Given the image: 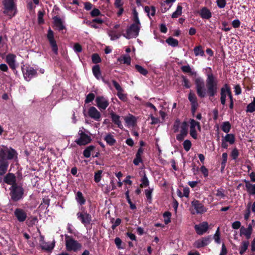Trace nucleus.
Returning <instances> with one entry per match:
<instances>
[{
  "instance_id": "nucleus-5",
  "label": "nucleus",
  "mask_w": 255,
  "mask_h": 255,
  "mask_svg": "<svg viewBox=\"0 0 255 255\" xmlns=\"http://www.w3.org/2000/svg\"><path fill=\"white\" fill-rule=\"evenodd\" d=\"M10 195L11 199L13 201H17L20 200L23 196V189L21 186L15 185L10 188Z\"/></svg>"
},
{
  "instance_id": "nucleus-63",
  "label": "nucleus",
  "mask_w": 255,
  "mask_h": 255,
  "mask_svg": "<svg viewBox=\"0 0 255 255\" xmlns=\"http://www.w3.org/2000/svg\"><path fill=\"white\" fill-rule=\"evenodd\" d=\"M217 4L220 8H224L226 5V0H217Z\"/></svg>"
},
{
  "instance_id": "nucleus-36",
  "label": "nucleus",
  "mask_w": 255,
  "mask_h": 255,
  "mask_svg": "<svg viewBox=\"0 0 255 255\" xmlns=\"http://www.w3.org/2000/svg\"><path fill=\"white\" fill-rule=\"evenodd\" d=\"M223 139L229 142L230 144H233L234 143L235 141V137L234 134L232 133H228L227 134Z\"/></svg>"
},
{
  "instance_id": "nucleus-23",
  "label": "nucleus",
  "mask_w": 255,
  "mask_h": 255,
  "mask_svg": "<svg viewBox=\"0 0 255 255\" xmlns=\"http://www.w3.org/2000/svg\"><path fill=\"white\" fill-rule=\"evenodd\" d=\"M200 15L203 19H209L212 17V13L206 7H203L200 11Z\"/></svg>"
},
{
  "instance_id": "nucleus-50",
  "label": "nucleus",
  "mask_w": 255,
  "mask_h": 255,
  "mask_svg": "<svg viewBox=\"0 0 255 255\" xmlns=\"http://www.w3.org/2000/svg\"><path fill=\"white\" fill-rule=\"evenodd\" d=\"M251 202H250L248 204L247 206V209L246 210L245 213L244 214V219L245 220L247 221L249 220L250 215H251Z\"/></svg>"
},
{
  "instance_id": "nucleus-33",
  "label": "nucleus",
  "mask_w": 255,
  "mask_h": 255,
  "mask_svg": "<svg viewBox=\"0 0 255 255\" xmlns=\"http://www.w3.org/2000/svg\"><path fill=\"white\" fill-rule=\"evenodd\" d=\"M193 51L196 56H200L203 57L205 56L204 51L201 45L195 47Z\"/></svg>"
},
{
  "instance_id": "nucleus-26",
  "label": "nucleus",
  "mask_w": 255,
  "mask_h": 255,
  "mask_svg": "<svg viewBox=\"0 0 255 255\" xmlns=\"http://www.w3.org/2000/svg\"><path fill=\"white\" fill-rule=\"evenodd\" d=\"M54 24L59 31H61L65 28V26L63 25L61 18L55 16L53 18Z\"/></svg>"
},
{
  "instance_id": "nucleus-52",
  "label": "nucleus",
  "mask_w": 255,
  "mask_h": 255,
  "mask_svg": "<svg viewBox=\"0 0 255 255\" xmlns=\"http://www.w3.org/2000/svg\"><path fill=\"white\" fill-rule=\"evenodd\" d=\"M132 14H133V20L134 22V23H137V24H140V22L138 18V14L135 8H133L132 10Z\"/></svg>"
},
{
  "instance_id": "nucleus-25",
  "label": "nucleus",
  "mask_w": 255,
  "mask_h": 255,
  "mask_svg": "<svg viewBox=\"0 0 255 255\" xmlns=\"http://www.w3.org/2000/svg\"><path fill=\"white\" fill-rule=\"evenodd\" d=\"M124 120L128 126L133 127L135 125L136 119L131 114H129L128 116L124 118Z\"/></svg>"
},
{
  "instance_id": "nucleus-60",
  "label": "nucleus",
  "mask_w": 255,
  "mask_h": 255,
  "mask_svg": "<svg viewBox=\"0 0 255 255\" xmlns=\"http://www.w3.org/2000/svg\"><path fill=\"white\" fill-rule=\"evenodd\" d=\"M115 243L119 250L124 249V247H122V241L120 238L117 237L115 238Z\"/></svg>"
},
{
  "instance_id": "nucleus-49",
  "label": "nucleus",
  "mask_w": 255,
  "mask_h": 255,
  "mask_svg": "<svg viewBox=\"0 0 255 255\" xmlns=\"http://www.w3.org/2000/svg\"><path fill=\"white\" fill-rule=\"evenodd\" d=\"M181 124L182 123L180 122V120L179 119L176 120L173 127V129L174 132H178L179 131V128H181Z\"/></svg>"
},
{
  "instance_id": "nucleus-22",
  "label": "nucleus",
  "mask_w": 255,
  "mask_h": 255,
  "mask_svg": "<svg viewBox=\"0 0 255 255\" xmlns=\"http://www.w3.org/2000/svg\"><path fill=\"white\" fill-rule=\"evenodd\" d=\"M110 117L112 119V121L118 127L121 129H123L124 127L121 122L120 119V117L116 115L114 112H112L110 114Z\"/></svg>"
},
{
  "instance_id": "nucleus-64",
  "label": "nucleus",
  "mask_w": 255,
  "mask_h": 255,
  "mask_svg": "<svg viewBox=\"0 0 255 255\" xmlns=\"http://www.w3.org/2000/svg\"><path fill=\"white\" fill-rule=\"evenodd\" d=\"M112 83L116 88V89L117 90L118 92L120 91H124L123 88L120 85V84L115 80L112 81Z\"/></svg>"
},
{
  "instance_id": "nucleus-3",
  "label": "nucleus",
  "mask_w": 255,
  "mask_h": 255,
  "mask_svg": "<svg viewBox=\"0 0 255 255\" xmlns=\"http://www.w3.org/2000/svg\"><path fill=\"white\" fill-rule=\"evenodd\" d=\"M140 29V24L133 23L127 28L126 33L123 35L128 39L135 38L138 35Z\"/></svg>"
},
{
  "instance_id": "nucleus-27",
  "label": "nucleus",
  "mask_w": 255,
  "mask_h": 255,
  "mask_svg": "<svg viewBox=\"0 0 255 255\" xmlns=\"http://www.w3.org/2000/svg\"><path fill=\"white\" fill-rule=\"evenodd\" d=\"M246 182V188L248 193L250 195H255V184H251L249 181L245 180Z\"/></svg>"
},
{
  "instance_id": "nucleus-10",
  "label": "nucleus",
  "mask_w": 255,
  "mask_h": 255,
  "mask_svg": "<svg viewBox=\"0 0 255 255\" xmlns=\"http://www.w3.org/2000/svg\"><path fill=\"white\" fill-rule=\"evenodd\" d=\"M95 102L97 107L101 111L105 110L109 105L108 99L103 96H97Z\"/></svg>"
},
{
  "instance_id": "nucleus-38",
  "label": "nucleus",
  "mask_w": 255,
  "mask_h": 255,
  "mask_svg": "<svg viewBox=\"0 0 255 255\" xmlns=\"http://www.w3.org/2000/svg\"><path fill=\"white\" fill-rule=\"evenodd\" d=\"M190 128L196 129V128H197L199 131H201V128L199 122L196 121L194 119H191L190 121Z\"/></svg>"
},
{
  "instance_id": "nucleus-8",
  "label": "nucleus",
  "mask_w": 255,
  "mask_h": 255,
  "mask_svg": "<svg viewBox=\"0 0 255 255\" xmlns=\"http://www.w3.org/2000/svg\"><path fill=\"white\" fill-rule=\"evenodd\" d=\"M47 38L52 48V51L55 55H57L58 54V46L56 41L54 38L53 32L50 28L48 30Z\"/></svg>"
},
{
  "instance_id": "nucleus-45",
  "label": "nucleus",
  "mask_w": 255,
  "mask_h": 255,
  "mask_svg": "<svg viewBox=\"0 0 255 255\" xmlns=\"http://www.w3.org/2000/svg\"><path fill=\"white\" fill-rule=\"evenodd\" d=\"M149 184V180L145 174H144L141 179V184L140 185L141 187H147Z\"/></svg>"
},
{
  "instance_id": "nucleus-48",
  "label": "nucleus",
  "mask_w": 255,
  "mask_h": 255,
  "mask_svg": "<svg viewBox=\"0 0 255 255\" xmlns=\"http://www.w3.org/2000/svg\"><path fill=\"white\" fill-rule=\"evenodd\" d=\"M213 239L217 244H220L221 243L220 232L219 227H218L216 230L213 236Z\"/></svg>"
},
{
  "instance_id": "nucleus-11",
  "label": "nucleus",
  "mask_w": 255,
  "mask_h": 255,
  "mask_svg": "<svg viewBox=\"0 0 255 255\" xmlns=\"http://www.w3.org/2000/svg\"><path fill=\"white\" fill-rule=\"evenodd\" d=\"M231 88L227 84H225L221 89V103L223 106L225 105L226 102V98L229 96L231 91Z\"/></svg>"
},
{
  "instance_id": "nucleus-46",
  "label": "nucleus",
  "mask_w": 255,
  "mask_h": 255,
  "mask_svg": "<svg viewBox=\"0 0 255 255\" xmlns=\"http://www.w3.org/2000/svg\"><path fill=\"white\" fill-rule=\"evenodd\" d=\"M135 68L140 74L144 76H146L148 73V71L139 65L136 64L135 65Z\"/></svg>"
},
{
  "instance_id": "nucleus-7",
  "label": "nucleus",
  "mask_w": 255,
  "mask_h": 255,
  "mask_svg": "<svg viewBox=\"0 0 255 255\" xmlns=\"http://www.w3.org/2000/svg\"><path fill=\"white\" fill-rule=\"evenodd\" d=\"M77 219L85 226L89 225L92 221L91 215L87 212H79L76 214Z\"/></svg>"
},
{
  "instance_id": "nucleus-61",
  "label": "nucleus",
  "mask_w": 255,
  "mask_h": 255,
  "mask_svg": "<svg viewBox=\"0 0 255 255\" xmlns=\"http://www.w3.org/2000/svg\"><path fill=\"white\" fill-rule=\"evenodd\" d=\"M204 246H206L210 244L211 241V236H208L206 237L202 238L201 239Z\"/></svg>"
},
{
  "instance_id": "nucleus-57",
  "label": "nucleus",
  "mask_w": 255,
  "mask_h": 255,
  "mask_svg": "<svg viewBox=\"0 0 255 255\" xmlns=\"http://www.w3.org/2000/svg\"><path fill=\"white\" fill-rule=\"evenodd\" d=\"M183 85L186 88H190L191 87V84L189 80L184 76H182Z\"/></svg>"
},
{
  "instance_id": "nucleus-32",
  "label": "nucleus",
  "mask_w": 255,
  "mask_h": 255,
  "mask_svg": "<svg viewBox=\"0 0 255 255\" xmlns=\"http://www.w3.org/2000/svg\"><path fill=\"white\" fill-rule=\"evenodd\" d=\"M76 200L80 205H84L85 203V199H84L83 194L80 191H78L76 195Z\"/></svg>"
},
{
  "instance_id": "nucleus-13",
  "label": "nucleus",
  "mask_w": 255,
  "mask_h": 255,
  "mask_svg": "<svg viewBox=\"0 0 255 255\" xmlns=\"http://www.w3.org/2000/svg\"><path fill=\"white\" fill-rule=\"evenodd\" d=\"M188 132V126L186 122L184 121L182 123L180 133L177 134L176 139L177 140L182 141L184 138L187 135Z\"/></svg>"
},
{
  "instance_id": "nucleus-16",
  "label": "nucleus",
  "mask_w": 255,
  "mask_h": 255,
  "mask_svg": "<svg viewBox=\"0 0 255 255\" xmlns=\"http://www.w3.org/2000/svg\"><path fill=\"white\" fill-rule=\"evenodd\" d=\"M197 233L202 235L205 233L209 228V225L207 222H203L199 224L196 225L194 227Z\"/></svg>"
},
{
  "instance_id": "nucleus-51",
  "label": "nucleus",
  "mask_w": 255,
  "mask_h": 255,
  "mask_svg": "<svg viewBox=\"0 0 255 255\" xmlns=\"http://www.w3.org/2000/svg\"><path fill=\"white\" fill-rule=\"evenodd\" d=\"M188 99L192 104H198L197 98L195 94L190 92L188 95Z\"/></svg>"
},
{
  "instance_id": "nucleus-34",
  "label": "nucleus",
  "mask_w": 255,
  "mask_h": 255,
  "mask_svg": "<svg viewBox=\"0 0 255 255\" xmlns=\"http://www.w3.org/2000/svg\"><path fill=\"white\" fill-rule=\"evenodd\" d=\"M118 60L120 62H122L124 64H126L128 65H130L131 63L130 57L128 54L124 55L119 57Z\"/></svg>"
},
{
  "instance_id": "nucleus-15",
  "label": "nucleus",
  "mask_w": 255,
  "mask_h": 255,
  "mask_svg": "<svg viewBox=\"0 0 255 255\" xmlns=\"http://www.w3.org/2000/svg\"><path fill=\"white\" fill-rule=\"evenodd\" d=\"M88 114L89 117L95 121L99 122L101 120V115L99 111L95 107H91L88 109Z\"/></svg>"
},
{
  "instance_id": "nucleus-55",
  "label": "nucleus",
  "mask_w": 255,
  "mask_h": 255,
  "mask_svg": "<svg viewBox=\"0 0 255 255\" xmlns=\"http://www.w3.org/2000/svg\"><path fill=\"white\" fill-rule=\"evenodd\" d=\"M171 216V214L169 212H165L163 214V217L164 219V223L165 224H168L170 222V218Z\"/></svg>"
},
{
  "instance_id": "nucleus-6",
  "label": "nucleus",
  "mask_w": 255,
  "mask_h": 255,
  "mask_svg": "<svg viewBox=\"0 0 255 255\" xmlns=\"http://www.w3.org/2000/svg\"><path fill=\"white\" fill-rule=\"evenodd\" d=\"M85 130L84 128H82L80 129L79 130L78 134L80 137L75 140V142L79 145H86L91 141L90 136L85 132Z\"/></svg>"
},
{
  "instance_id": "nucleus-30",
  "label": "nucleus",
  "mask_w": 255,
  "mask_h": 255,
  "mask_svg": "<svg viewBox=\"0 0 255 255\" xmlns=\"http://www.w3.org/2000/svg\"><path fill=\"white\" fill-rule=\"evenodd\" d=\"M92 72L94 76L98 80L102 78L101 72L99 65H95L92 67Z\"/></svg>"
},
{
  "instance_id": "nucleus-35",
  "label": "nucleus",
  "mask_w": 255,
  "mask_h": 255,
  "mask_svg": "<svg viewBox=\"0 0 255 255\" xmlns=\"http://www.w3.org/2000/svg\"><path fill=\"white\" fill-rule=\"evenodd\" d=\"M95 147L93 145H91L87 147L83 151V155L86 158H89L91 156V152L92 151Z\"/></svg>"
},
{
  "instance_id": "nucleus-37",
  "label": "nucleus",
  "mask_w": 255,
  "mask_h": 255,
  "mask_svg": "<svg viewBox=\"0 0 255 255\" xmlns=\"http://www.w3.org/2000/svg\"><path fill=\"white\" fill-rule=\"evenodd\" d=\"M144 11L147 13L149 17L150 15L153 16L155 14L156 9L153 6H151V7L145 6L144 7Z\"/></svg>"
},
{
  "instance_id": "nucleus-28",
  "label": "nucleus",
  "mask_w": 255,
  "mask_h": 255,
  "mask_svg": "<svg viewBox=\"0 0 255 255\" xmlns=\"http://www.w3.org/2000/svg\"><path fill=\"white\" fill-rule=\"evenodd\" d=\"M104 139L106 141V143L110 146L114 145L116 142V140L115 139L114 135L111 133L107 134L105 136Z\"/></svg>"
},
{
  "instance_id": "nucleus-54",
  "label": "nucleus",
  "mask_w": 255,
  "mask_h": 255,
  "mask_svg": "<svg viewBox=\"0 0 255 255\" xmlns=\"http://www.w3.org/2000/svg\"><path fill=\"white\" fill-rule=\"evenodd\" d=\"M183 147L186 151H188L192 146V143L190 140L186 139L183 142Z\"/></svg>"
},
{
  "instance_id": "nucleus-9",
  "label": "nucleus",
  "mask_w": 255,
  "mask_h": 255,
  "mask_svg": "<svg viewBox=\"0 0 255 255\" xmlns=\"http://www.w3.org/2000/svg\"><path fill=\"white\" fill-rule=\"evenodd\" d=\"M16 154V151L12 148L0 150V157H1V159L4 160H5V159H12Z\"/></svg>"
},
{
  "instance_id": "nucleus-53",
  "label": "nucleus",
  "mask_w": 255,
  "mask_h": 255,
  "mask_svg": "<svg viewBox=\"0 0 255 255\" xmlns=\"http://www.w3.org/2000/svg\"><path fill=\"white\" fill-rule=\"evenodd\" d=\"M216 196L220 197V198H224L225 195V190L223 188H218L216 190Z\"/></svg>"
},
{
  "instance_id": "nucleus-17",
  "label": "nucleus",
  "mask_w": 255,
  "mask_h": 255,
  "mask_svg": "<svg viewBox=\"0 0 255 255\" xmlns=\"http://www.w3.org/2000/svg\"><path fill=\"white\" fill-rule=\"evenodd\" d=\"M40 245L42 250L47 252H50L53 249L55 246V242H46L44 241V238L41 237Z\"/></svg>"
},
{
  "instance_id": "nucleus-59",
  "label": "nucleus",
  "mask_w": 255,
  "mask_h": 255,
  "mask_svg": "<svg viewBox=\"0 0 255 255\" xmlns=\"http://www.w3.org/2000/svg\"><path fill=\"white\" fill-rule=\"evenodd\" d=\"M95 98V95L94 94L91 93L88 94L86 96V99L85 100V103L86 104L89 103L91 102H92Z\"/></svg>"
},
{
  "instance_id": "nucleus-41",
  "label": "nucleus",
  "mask_w": 255,
  "mask_h": 255,
  "mask_svg": "<svg viewBox=\"0 0 255 255\" xmlns=\"http://www.w3.org/2000/svg\"><path fill=\"white\" fill-rule=\"evenodd\" d=\"M166 42L172 47H176L179 44L178 41L172 37H169L166 40Z\"/></svg>"
},
{
  "instance_id": "nucleus-12",
  "label": "nucleus",
  "mask_w": 255,
  "mask_h": 255,
  "mask_svg": "<svg viewBox=\"0 0 255 255\" xmlns=\"http://www.w3.org/2000/svg\"><path fill=\"white\" fill-rule=\"evenodd\" d=\"M22 72L24 79L27 81H30L37 75L36 71L31 67H26L23 69Z\"/></svg>"
},
{
  "instance_id": "nucleus-2",
  "label": "nucleus",
  "mask_w": 255,
  "mask_h": 255,
  "mask_svg": "<svg viewBox=\"0 0 255 255\" xmlns=\"http://www.w3.org/2000/svg\"><path fill=\"white\" fill-rule=\"evenodd\" d=\"M65 247L68 252H77L82 248V245L77 241L74 240L71 236L65 235Z\"/></svg>"
},
{
  "instance_id": "nucleus-29",
  "label": "nucleus",
  "mask_w": 255,
  "mask_h": 255,
  "mask_svg": "<svg viewBox=\"0 0 255 255\" xmlns=\"http://www.w3.org/2000/svg\"><path fill=\"white\" fill-rule=\"evenodd\" d=\"M8 162L4 160H0V175H3L7 171Z\"/></svg>"
},
{
  "instance_id": "nucleus-14",
  "label": "nucleus",
  "mask_w": 255,
  "mask_h": 255,
  "mask_svg": "<svg viewBox=\"0 0 255 255\" xmlns=\"http://www.w3.org/2000/svg\"><path fill=\"white\" fill-rule=\"evenodd\" d=\"M253 230V226L251 224L248 225L247 228H245L244 226H242L240 230V236H244L247 240H249L251 238Z\"/></svg>"
},
{
  "instance_id": "nucleus-40",
  "label": "nucleus",
  "mask_w": 255,
  "mask_h": 255,
  "mask_svg": "<svg viewBox=\"0 0 255 255\" xmlns=\"http://www.w3.org/2000/svg\"><path fill=\"white\" fill-rule=\"evenodd\" d=\"M221 128L224 132L228 133L231 130V125L229 122H223Z\"/></svg>"
},
{
  "instance_id": "nucleus-21",
  "label": "nucleus",
  "mask_w": 255,
  "mask_h": 255,
  "mask_svg": "<svg viewBox=\"0 0 255 255\" xmlns=\"http://www.w3.org/2000/svg\"><path fill=\"white\" fill-rule=\"evenodd\" d=\"M4 181L7 184L11 185V186H13L17 184L16 183L15 176L13 173H8L5 176V177L4 178Z\"/></svg>"
},
{
  "instance_id": "nucleus-42",
  "label": "nucleus",
  "mask_w": 255,
  "mask_h": 255,
  "mask_svg": "<svg viewBox=\"0 0 255 255\" xmlns=\"http://www.w3.org/2000/svg\"><path fill=\"white\" fill-rule=\"evenodd\" d=\"M246 112L247 113H253L255 112V97L254 98L253 101L247 106Z\"/></svg>"
},
{
  "instance_id": "nucleus-19",
  "label": "nucleus",
  "mask_w": 255,
  "mask_h": 255,
  "mask_svg": "<svg viewBox=\"0 0 255 255\" xmlns=\"http://www.w3.org/2000/svg\"><path fill=\"white\" fill-rule=\"evenodd\" d=\"M15 59L16 56L13 54H8L6 56L5 61L12 70L16 68Z\"/></svg>"
},
{
  "instance_id": "nucleus-47",
  "label": "nucleus",
  "mask_w": 255,
  "mask_h": 255,
  "mask_svg": "<svg viewBox=\"0 0 255 255\" xmlns=\"http://www.w3.org/2000/svg\"><path fill=\"white\" fill-rule=\"evenodd\" d=\"M153 190V189L152 188H149L148 189L145 190V196L149 203H151L152 200V193Z\"/></svg>"
},
{
  "instance_id": "nucleus-56",
  "label": "nucleus",
  "mask_w": 255,
  "mask_h": 255,
  "mask_svg": "<svg viewBox=\"0 0 255 255\" xmlns=\"http://www.w3.org/2000/svg\"><path fill=\"white\" fill-rule=\"evenodd\" d=\"M92 61L93 63L97 64L101 62V59L98 54L94 53L92 55Z\"/></svg>"
},
{
  "instance_id": "nucleus-58",
  "label": "nucleus",
  "mask_w": 255,
  "mask_h": 255,
  "mask_svg": "<svg viewBox=\"0 0 255 255\" xmlns=\"http://www.w3.org/2000/svg\"><path fill=\"white\" fill-rule=\"evenodd\" d=\"M102 173V170H99L95 173L94 175V181L96 183H98L101 179V174Z\"/></svg>"
},
{
  "instance_id": "nucleus-62",
  "label": "nucleus",
  "mask_w": 255,
  "mask_h": 255,
  "mask_svg": "<svg viewBox=\"0 0 255 255\" xmlns=\"http://www.w3.org/2000/svg\"><path fill=\"white\" fill-rule=\"evenodd\" d=\"M193 246H194V247H195V248H198V249L205 247L204 245H203L202 241L201 240V239L196 241L194 242Z\"/></svg>"
},
{
  "instance_id": "nucleus-20",
  "label": "nucleus",
  "mask_w": 255,
  "mask_h": 255,
  "mask_svg": "<svg viewBox=\"0 0 255 255\" xmlns=\"http://www.w3.org/2000/svg\"><path fill=\"white\" fill-rule=\"evenodd\" d=\"M3 4L4 7V13H7L9 11L14 9V4L13 0H3Z\"/></svg>"
},
{
  "instance_id": "nucleus-44",
  "label": "nucleus",
  "mask_w": 255,
  "mask_h": 255,
  "mask_svg": "<svg viewBox=\"0 0 255 255\" xmlns=\"http://www.w3.org/2000/svg\"><path fill=\"white\" fill-rule=\"evenodd\" d=\"M38 222V219L37 217L35 216H31L30 217L27 221V224L29 227H32L34 225H35L36 223Z\"/></svg>"
},
{
  "instance_id": "nucleus-1",
  "label": "nucleus",
  "mask_w": 255,
  "mask_h": 255,
  "mask_svg": "<svg viewBox=\"0 0 255 255\" xmlns=\"http://www.w3.org/2000/svg\"><path fill=\"white\" fill-rule=\"evenodd\" d=\"M206 76V88L203 78L198 77L195 80L197 93L201 98H205L206 96H208L209 98L214 97L218 93V81L211 70L207 73Z\"/></svg>"
},
{
  "instance_id": "nucleus-39",
  "label": "nucleus",
  "mask_w": 255,
  "mask_h": 255,
  "mask_svg": "<svg viewBox=\"0 0 255 255\" xmlns=\"http://www.w3.org/2000/svg\"><path fill=\"white\" fill-rule=\"evenodd\" d=\"M108 34L110 37V39L112 41L119 39L121 36V34H117L115 30L109 31Z\"/></svg>"
},
{
  "instance_id": "nucleus-31",
  "label": "nucleus",
  "mask_w": 255,
  "mask_h": 255,
  "mask_svg": "<svg viewBox=\"0 0 255 255\" xmlns=\"http://www.w3.org/2000/svg\"><path fill=\"white\" fill-rule=\"evenodd\" d=\"M250 243L248 241H244L241 243L239 248V253L241 255H243L248 249Z\"/></svg>"
},
{
  "instance_id": "nucleus-18",
  "label": "nucleus",
  "mask_w": 255,
  "mask_h": 255,
  "mask_svg": "<svg viewBox=\"0 0 255 255\" xmlns=\"http://www.w3.org/2000/svg\"><path fill=\"white\" fill-rule=\"evenodd\" d=\"M14 214L19 222H24L27 218L26 213L20 208H16L14 212Z\"/></svg>"
},
{
  "instance_id": "nucleus-4",
  "label": "nucleus",
  "mask_w": 255,
  "mask_h": 255,
  "mask_svg": "<svg viewBox=\"0 0 255 255\" xmlns=\"http://www.w3.org/2000/svg\"><path fill=\"white\" fill-rule=\"evenodd\" d=\"M191 206L192 209L190 210L191 213L193 215L195 214H202L207 211V209L203 204L196 199H194L191 202Z\"/></svg>"
},
{
  "instance_id": "nucleus-24",
  "label": "nucleus",
  "mask_w": 255,
  "mask_h": 255,
  "mask_svg": "<svg viewBox=\"0 0 255 255\" xmlns=\"http://www.w3.org/2000/svg\"><path fill=\"white\" fill-rule=\"evenodd\" d=\"M182 71L184 73H188L192 76H196L197 72L195 71L188 64L182 66L181 67Z\"/></svg>"
},
{
  "instance_id": "nucleus-43",
  "label": "nucleus",
  "mask_w": 255,
  "mask_h": 255,
  "mask_svg": "<svg viewBox=\"0 0 255 255\" xmlns=\"http://www.w3.org/2000/svg\"><path fill=\"white\" fill-rule=\"evenodd\" d=\"M182 7L178 5L176 8V10L172 13L171 17L173 18H177L182 14Z\"/></svg>"
}]
</instances>
